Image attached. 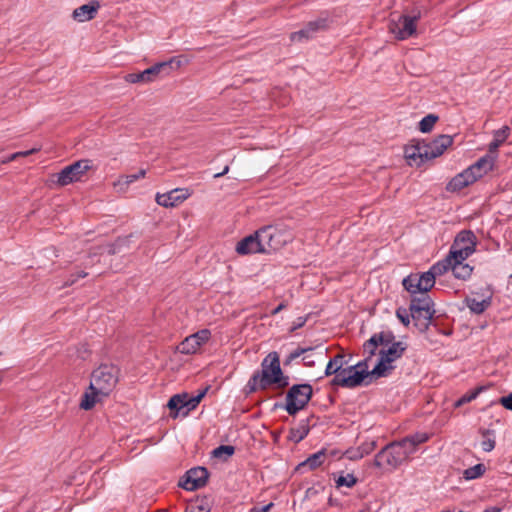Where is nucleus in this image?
Returning <instances> with one entry per match:
<instances>
[{"label": "nucleus", "mask_w": 512, "mask_h": 512, "mask_svg": "<svg viewBox=\"0 0 512 512\" xmlns=\"http://www.w3.org/2000/svg\"><path fill=\"white\" fill-rule=\"evenodd\" d=\"M118 382V369L112 365H101L91 375L88 390L83 395L80 407L90 410L95 404L108 396Z\"/></svg>", "instance_id": "1"}, {"label": "nucleus", "mask_w": 512, "mask_h": 512, "mask_svg": "<svg viewBox=\"0 0 512 512\" xmlns=\"http://www.w3.org/2000/svg\"><path fill=\"white\" fill-rule=\"evenodd\" d=\"M261 367V371L254 373L247 383L249 392L265 390L271 385L283 388L289 384L288 377L283 375L276 352L269 353L262 361Z\"/></svg>", "instance_id": "2"}, {"label": "nucleus", "mask_w": 512, "mask_h": 512, "mask_svg": "<svg viewBox=\"0 0 512 512\" xmlns=\"http://www.w3.org/2000/svg\"><path fill=\"white\" fill-rule=\"evenodd\" d=\"M452 143L453 139L449 135H440L432 141H417L405 148V157L410 165L420 166L441 156Z\"/></svg>", "instance_id": "3"}, {"label": "nucleus", "mask_w": 512, "mask_h": 512, "mask_svg": "<svg viewBox=\"0 0 512 512\" xmlns=\"http://www.w3.org/2000/svg\"><path fill=\"white\" fill-rule=\"evenodd\" d=\"M370 365L367 364V359H363L356 364L347 365L341 371L340 375L331 380L334 386H341L345 388H356L362 385H368L371 379L375 377L372 369L369 370Z\"/></svg>", "instance_id": "4"}, {"label": "nucleus", "mask_w": 512, "mask_h": 512, "mask_svg": "<svg viewBox=\"0 0 512 512\" xmlns=\"http://www.w3.org/2000/svg\"><path fill=\"white\" fill-rule=\"evenodd\" d=\"M406 347L402 342H393L389 344L383 340L382 346L379 350V359L376 365L372 368V373L375 378L385 377L395 368L394 362L399 359Z\"/></svg>", "instance_id": "5"}, {"label": "nucleus", "mask_w": 512, "mask_h": 512, "mask_svg": "<svg viewBox=\"0 0 512 512\" xmlns=\"http://www.w3.org/2000/svg\"><path fill=\"white\" fill-rule=\"evenodd\" d=\"M312 386L310 384L293 385L286 395L285 410L289 415H295L304 409L312 397Z\"/></svg>", "instance_id": "6"}, {"label": "nucleus", "mask_w": 512, "mask_h": 512, "mask_svg": "<svg viewBox=\"0 0 512 512\" xmlns=\"http://www.w3.org/2000/svg\"><path fill=\"white\" fill-rule=\"evenodd\" d=\"M405 461H407L405 453H403L401 446L396 441L381 449L376 454L373 464L377 468L386 467L390 470H395Z\"/></svg>", "instance_id": "7"}, {"label": "nucleus", "mask_w": 512, "mask_h": 512, "mask_svg": "<svg viewBox=\"0 0 512 512\" xmlns=\"http://www.w3.org/2000/svg\"><path fill=\"white\" fill-rule=\"evenodd\" d=\"M259 236L261 237L264 253L280 249L292 241L293 238L290 231L273 226H266L259 229Z\"/></svg>", "instance_id": "8"}, {"label": "nucleus", "mask_w": 512, "mask_h": 512, "mask_svg": "<svg viewBox=\"0 0 512 512\" xmlns=\"http://www.w3.org/2000/svg\"><path fill=\"white\" fill-rule=\"evenodd\" d=\"M420 18V12L413 16L399 15L397 18H391L389 21V31L398 40H406L416 33V23Z\"/></svg>", "instance_id": "9"}, {"label": "nucleus", "mask_w": 512, "mask_h": 512, "mask_svg": "<svg viewBox=\"0 0 512 512\" xmlns=\"http://www.w3.org/2000/svg\"><path fill=\"white\" fill-rule=\"evenodd\" d=\"M476 237L471 231H461L455 238L449 256L452 259L466 260L475 252Z\"/></svg>", "instance_id": "10"}, {"label": "nucleus", "mask_w": 512, "mask_h": 512, "mask_svg": "<svg viewBox=\"0 0 512 512\" xmlns=\"http://www.w3.org/2000/svg\"><path fill=\"white\" fill-rule=\"evenodd\" d=\"M205 394L206 390L199 392L195 396H189L187 393L176 394L170 398L167 406L170 410L176 412L175 416L179 414L186 416L198 406Z\"/></svg>", "instance_id": "11"}, {"label": "nucleus", "mask_w": 512, "mask_h": 512, "mask_svg": "<svg viewBox=\"0 0 512 512\" xmlns=\"http://www.w3.org/2000/svg\"><path fill=\"white\" fill-rule=\"evenodd\" d=\"M92 167V163L88 159H82L66 166L57 175L56 183L59 186H66L73 182L81 180L83 175Z\"/></svg>", "instance_id": "12"}, {"label": "nucleus", "mask_w": 512, "mask_h": 512, "mask_svg": "<svg viewBox=\"0 0 512 512\" xmlns=\"http://www.w3.org/2000/svg\"><path fill=\"white\" fill-rule=\"evenodd\" d=\"M211 337V331L202 329L190 336H187L178 346L177 351L181 354H195L202 345L207 343Z\"/></svg>", "instance_id": "13"}, {"label": "nucleus", "mask_w": 512, "mask_h": 512, "mask_svg": "<svg viewBox=\"0 0 512 512\" xmlns=\"http://www.w3.org/2000/svg\"><path fill=\"white\" fill-rule=\"evenodd\" d=\"M328 23V17H320L316 20L310 21L303 29L293 32L290 35V39L292 42L308 41L313 38L317 32L325 30L328 27Z\"/></svg>", "instance_id": "14"}, {"label": "nucleus", "mask_w": 512, "mask_h": 512, "mask_svg": "<svg viewBox=\"0 0 512 512\" xmlns=\"http://www.w3.org/2000/svg\"><path fill=\"white\" fill-rule=\"evenodd\" d=\"M410 311L414 319L423 318L426 321H430L434 314L432 300L428 295L421 294V297L412 299Z\"/></svg>", "instance_id": "15"}, {"label": "nucleus", "mask_w": 512, "mask_h": 512, "mask_svg": "<svg viewBox=\"0 0 512 512\" xmlns=\"http://www.w3.org/2000/svg\"><path fill=\"white\" fill-rule=\"evenodd\" d=\"M208 479V471L204 467H196L187 471L185 479L180 486L187 491H194L204 486Z\"/></svg>", "instance_id": "16"}, {"label": "nucleus", "mask_w": 512, "mask_h": 512, "mask_svg": "<svg viewBox=\"0 0 512 512\" xmlns=\"http://www.w3.org/2000/svg\"><path fill=\"white\" fill-rule=\"evenodd\" d=\"M165 70V64L156 63L139 73H129L124 80L131 84H148L154 82L158 75Z\"/></svg>", "instance_id": "17"}, {"label": "nucleus", "mask_w": 512, "mask_h": 512, "mask_svg": "<svg viewBox=\"0 0 512 512\" xmlns=\"http://www.w3.org/2000/svg\"><path fill=\"white\" fill-rule=\"evenodd\" d=\"M189 192L186 189H173L166 193H157L156 202L163 207H174L185 201L189 197Z\"/></svg>", "instance_id": "18"}, {"label": "nucleus", "mask_w": 512, "mask_h": 512, "mask_svg": "<svg viewBox=\"0 0 512 512\" xmlns=\"http://www.w3.org/2000/svg\"><path fill=\"white\" fill-rule=\"evenodd\" d=\"M236 252L240 255H247L251 253H264L259 230L253 235H249L239 241L236 245Z\"/></svg>", "instance_id": "19"}, {"label": "nucleus", "mask_w": 512, "mask_h": 512, "mask_svg": "<svg viewBox=\"0 0 512 512\" xmlns=\"http://www.w3.org/2000/svg\"><path fill=\"white\" fill-rule=\"evenodd\" d=\"M99 9L100 3L97 0H92L74 9L72 18L78 23L88 22L96 17Z\"/></svg>", "instance_id": "20"}, {"label": "nucleus", "mask_w": 512, "mask_h": 512, "mask_svg": "<svg viewBox=\"0 0 512 512\" xmlns=\"http://www.w3.org/2000/svg\"><path fill=\"white\" fill-rule=\"evenodd\" d=\"M428 440V433H415L411 436L405 437L400 441H397V443L401 446V450L403 453H405V457L408 460L410 456L417 451L418 445L425 443Z\"/></svg>", "instance_id": "21"}, {"label": "nucleus", "mask_w": 512, "mask_h": 512, "mask_svg": "<svg viewBox=\"0 0 512 512\" xmlns=\"http://www.w3.org/2000/svg\"><path fill=\"white\" fill-rule=\"evenodd\" d=\"M477 179H479V174L476 176L472 175L467 168L450 180L447 185V190L452 192L460 191L461 189L474 183Z\"/></svg>", "instance_id": "22"}, {"label": "nucleus", "mask_w": 512, "mask_h": 512, "mask_svg": "<svg viewBox=\"0 0 512 512\" xmlns=\"http://www.w3.org/2000/svg\"><path fill=\"white\" fill-rule=\"evenodd\" d=\"M347 365L348 361L345 359V355L337 354L329 360L328 364L326 365L324 374L327 377L332 375L337 377L340 375L341 371L346 368Z\"/></svg>", "instance_id": "23"}, {"label": "nucleus", "mask_w": 512, "mask_h": 512, "mask_svg": "<svg viewBox=\"0 0 512 512\" xmlns=\"http://www.w3.org/2000/svg\"><path fill=\"white\" fill-rule=\"evenodd\" d=\"M491 300V295H488L481 299H477L475 297H467L465 298L464 302L472 313L482 314L485 310H487L490 307Z\"/></svg>", "instance_id": "24"}, {"label": "nucleus", "mask_w": 512, "mask_h": 512, "mask_svg": "<svg viewBox=\"0 0 512 512\" xmlns=\"http://www.w3.org/2000/svg\"><path fill=\"white\" fill-rule=\"evenodd\" d=\"M383 335H373L368 341L364 343L363 350L367 364L370 365L372 357L376 354L377 350H380L383 342Z\"/></svg>", "instance_id": "25"}, {"label": "nucleus", "mask_w": 512, "mask_h": 512, "mask_svg": "<svg viewBox=\"0 0 512 512\" xmlns=\"http://www.w3.org/2000/svg\"><path fill=\"white\" fill-rule=\"evenodd\" d=\"M493 159L489 156H484L480 158L476 163L468 167V170L472 175H478L481 178L483 175L487 174L493 168Z\"/></svg>", "instance_id": "26"}, {"label": "nucleus", "mask_w": 512, "mask_h": 512, "mask_svg": "<svg viewBox=\"0 0 512 512\" xmlns=\"http://www.w3.org/2000/svg\"><path fill=\"white\" fill-rule=\"evenodd\" d=\"M464 261L465 260L453 259L452 262L451 270L453 272V275L461 280L468 279L473 271V268L469 264L464 263Z\"/></svg>", "instance_id": "27"}, {"label": "nucleus", "mask_w": 512, "mask_h": 512, "mask_svg": "<svg viewBox=\"0 0 512 512\" xmlns=\"http://www.w3.org/2000/svg\"><path fill=\"white\" fill-rule=\"evenodd\" d=\"M452 262L453 259L447 255L445 259L432 265V267L429 269V272L434 276V279H436L437 276H441L448 270L452 269Z\"/></svg>", "instance_id": "28"}, {"label": "nucleus", "mask_w": 512, "mask_h": 512, "mask_svg": "<svg viewBox=\"0 0 512 512\" xmlns=\"http://www.w3.org/2000/svg\"><path fill=\"white\" fill-rule=\"evenodd\" d=\"M325 460V451H318L311 456H309L305 461L299 464L300 468L308 467L310 470H313L323 464Z\"/></svg>", "instance_id": "29"}, {"label": "nucleus", "mask_w": 512, "mask_h": 512, "mask_svg": "<svg viewBox=\"0 0 512 512\" xmlns=\"http://www.w3.org/2000/svg\"><path fill=\"white\" fill-rule=\"evenodd\" d=\"M418 279V274H411L403 279L402 284L404 288L412 295L422 294L421 284Z\"/></svg>", "instance_id": "30"}, {"label": "nucleus", "mask_w": 512, "mask_h": 512, "mask_svg": "<svg viewBox=\"0 0 512 512\" xmlns=\"http://www.w3.org/2000/svg\"><path fill=\"white\" fill-rule=\"evenodd\" d=\"M510 129L507 126L494 132V138L490 143V150H496L500 147L509 136Z\"/></svg>", "instance_id": "31"}, {"label": "nucleus", "mask_w": 512, "mask_h": 512, "mask_svg": "<svg viewBox=\"0 0 512 512\" xmlns=\"http://www.w3.org/2000/svg\"><path fill=\"white\" fill-rule=\"evenodd\" d=\"M485 472V466L483 464H476L464 470L463 477L466 480L477 479Z\"/></svg>", "instance_id": "32"}, {"label": "nucleus", "mask_w": 512, "mask_h": 512, "mask_svg": "<svg viewBox=\"0 0 512 512\" xmlns=\"http://www.w3.org/2000/svg\"><path fill=\"white\" fill-rule=\"evenodd\" d=\"M136 174H129L126 176H122L116 182H114V187L118 189V191L125 192L129 185L137 181Z\"/></svg>", "instance_id": "33"}, {"label": "nucleus", "mask_w": 512, "mask_h": 512, "mask_svg": "<svg viewBox=\"0 0 512 512\" xmlns=\"http://www.w3.org/2000/svg\"><path fill=\"white\" fill-rule=\"evenodd\" d=\"M418 280L421 284L422 294H426L435 284L434 276L429 271L419 275Z\"/></svg>", "instance_id": "34"}, {"label": "nucleus", "mask_w": 512, "mask_h": 512, "mask_svg": "<svg viewBox=\"0 0 512 512\" xmlns=\"http://www.w3.org/2000/svg\"><path fill=\"white\" fill-rule=\"evenodd\" d=\"M437 120H438V117L436 115L429 114V115L425 116L419 122V130L422 133L430 132L433 129V127H434L435 123L437 122Z\"/></svg>", "instance_id": "35"}, {"label": "nucleus", "mask_w": 512, "mask_h": 512, "mask_svg": "<svg viewBox=\"0 0 512 512\" xmlns=\"http://www.w3.org/2000/svg\"><path fill=\"white\" fill-rule=\"evenodd\" d=\"M357 483V478L353 474L340 475L336 480L335 484L337 488L348 487L352 488Z\"/></svg>", "instance_id": "36"}, {"label": "nucleus", "mask_w": 512, "mask_h": 512, "mask_svg": "<svg viewBox=\"0 0 512 512\" xmlns=\"http://www.w3.org/2000/svg\"><path fill=\"white\" fill-rule=\"evenodd\" d=\"M495 447V438L492 432L485 431L483 433V439L481 441V448L485 452H490Z\"/></svg>", "instance_id": "37"}, {"label": "nucleus", "mask_w": 512, "mask_h": 512, "mask_svg": "<svg viewBox=\"0 0 512 512\" xmlns=\"http://www.w3.org/2000/svg\"><path fill=\"white\" fill-rule=\"evenodd\" d=\"M189 59L184 56H176L172 57L170 60L165 62H160L159 64H165V69L170 67L171 69H178L181 66L187 64Z\"/></svg>", "instance_id": "38"}, {"label": "nucleus", "mask_w": 512, "mask_h": 512, "mask_svg": "<svg viewBox=\"0 0 512 512\" xmlns=\"http://www.w3.org/2000/svg\"><path fill=\"white\" fill-rule=\"evenodd\" d=\"M483 390L482 387H478L475 390L463 395L455 402V407H460L466 403H469L477 398L479 393Z\"/></svg>", "instance_id": "39"}, {"label": "nucleus", "mask_w": 512, "mask_h": 512, "mask_svg": "<svg viewBox=\"0 0 512 512\" xmlns=\"http://www.w3.org/2000/svg\"><path fill=\"white\" fill-rule=\"evenodd\" d=\"M234 453V447L230 445H221L213 450V456L216 458H228Z\"/></svg>", "instance_id": "40"}, {"label": "nucleus", "mask_w": 512, "mask_h": 512, "mask_svg": "<svg viewBox=\"0 0 512 512\" xmlns=\"http://www.w3.org/2000/svg\"><path fill=\"white\" fill-rule=\"evenodd\" d=\"M311 351H313V348H311V347L296 348L295 350L290 352L289 355L286 357L285 364H290L291 362H293L295 359L299 358L303 354H305L307 352H311Z\"/></svg>", "instance_id": "41"}, {"label": "nucleus", "mask_w": 512, "mask_h": 512, "mask_svg": "<svg viewBox=\"0 0 512 512\" xmlns=\"http://www.w3.org/2000/svg\"><path fill=\"white\" fill-rule=\"evenodd\" d=\"M189 509L194 512H210V506L206 500L198 501L195 505H192Z\"/></svg>", "instance_id": "42"}, {"label": "nucleus", "mask_w": 512, "mask_h": 512, "mask_svg": "<svg viewBox=\"0 0 512 512\" xmlns=\"http://www.w3.org/2000/svg\"><path fill=\"white\" fill-rule=\"evenodd\" d=\"M396 316L405 326L409 325L410 317L406 309L399 308L396 311Z\"/></svg>", "instance_id": "43"}, {"label": "nucleus", "mask_w": 512, "mask_h": 512, "mask_svg": "<svg viewBox=\"0 0 512 512\" xmlns=\"http://www.w3.org/2000/svg\"><path fill=\"white\" fill-rule=\"evenodd\" d=\"M346 456L350 460H359L363 458V454L360 452V448L350 449L346 451Z\"/></svg>", "instance_id": "44"}, {"label": "nucleus", "mask_w": 512, "mask_h": 512, "mask_svg": "<svg viewBox=\"0 0 512 512\" xmlns=\"http://www.w3.org/2000/svg\"><path fill=\"white\" fill-rule=\"evenodd\" d=\"M376 446V443L374 441L363 443L360 448V452L363 454V456L370 454Z\"/></svg>", "instance_id": "45"}, {"label": "nucleus", "mask_w": 512, "mask_h": 512, "mask_svg": "<svg viewBox=\"0 0 512 512\" xmlns=\"http://www.w3.org/2000/svg\"><path fill=\"white\" fill-rule=\"evenodd\" d=\"M499 402L504 408L512 411V393H510L507 396L501 397Z\"/></svg>", "instance_id": "46"}, {"label": "nucleus", "mask_w": 512, "mask_h": 512, "mask_svg": "<svg viewBox=\"0 0 512 512\" xmlns=\"http://www.w3.org/2000/svg\"><path fill=\"white\" fill-rule=\"evenodd\" d=\"M86 275H87V273H86V272H84V271L79 272L76 276H75V275H71V278L69 279L68 284H69V285H72V284H74V283H75L79 278H84Z\"/></svg>", "instance_id": "47"}, {"label": "nucleus", "mask_w": 512, "mask_h": 512, "mask_svg": "<svg viewBox=\"0 0 512 512\" xmlns=\"http://www.w3.org/2000/svg\"><path fill=\"white\" fill-rule=\"evenodd\" d=\"M17 158H19V154H17L16 152L11 154L10 156L6 157V158H2L0 159V165L1 164H6V163H9L11 161H14L16 160Z\"/></svg>", "instance_id": "48"}, {"label": "nucleus", "mask_w": 512, "mask_h": 512, "mask_svg": "<svg viewBox=\"0 0 512 512\" xmlns=\"http://www.w3.org/2000/svg\"><path fill=\"white\" fill-rule=\"evenodd\" d=\"M39 150H40V148L35 147V148H32V149L27 150V151H20V152H16V153L19 154V157H26V156H29L31 154H34V153L38 152Z\"/></svg>", "instance_id": "49"}, {"label": "nucleus", "mask_w": 512, "mask_h": 512, "mask_svg": "<svg viewBox=\"0 0 512 512\" xmlns=\"http://www.w3.org/2000/svg\"><path fill=\"white\" fill-rule=\"evenodd\" d=\"M273 506V503H269L261 508H252L251 512H268L269 509Z\"/></svg>", "instance_id": "50"}, {"label": "nucleus", "mask_w": 512, "mask_h": 512, "mask_svg": "<svg viewBox=\"0 0 512 512\" xmlns=\"http://www.w3.org/2000/svg\"><path fill=\"white\" fill-rule=\"evenodd\" d=\"M285 308V305L283 303L279 304L275 309L272 310L271 314L272 315H276L278 314L281 310H283Z\"/></svg>", "instance_id": "51"}, {"label": "nucleus", "mask_w": 512, "mask_h": 512, "mask_svg": "<svg viewBox=\"0 0 512 512\" xmlns=\"http://www.w3.org/2000/svg\"><path fill=\"white\" fill-rule=\"evenodd\" d=\"M228 171H229V166H225V168L223 170H221L220 173L215 174L214 177L219 178V177L225 175L226 173H228Z\"/></svg>", "instance_id": "52"}, {"label": "nucleus", "mask_w": 512, "mask_h": 512, "mask_svg": "<svg viewBox=\"0 0 512 512\" xmlns=\"http://www.w3.org/2000/svg\"><path fill=\"white\" fill-rule=\"evenodd\" d=\"M136 176H137V179H141V178H144L145 175H146V170L145 169H141L139 170L137 173H135Z\"/></svg>", "instance_id": "53"}, {"label": "nucleus", "mask_w": 512, "mask_h": 512, "mask_svg": "<svg viewBox=\"0 0 512 512\" xmlns=\"http://www.w3.org/2000/svg\"><path fill=\"white\" fill-rule=\"evenodd\" d=\"M303 360L305 361V365H306V366H313V365H314V361H313V360H311V359H309V357H308V356H305V357L303 358Z\"/></svg>", "instance_id": "54"}, {"label": "nucleus", "mask_w": 512, "mask_h": 512, "mask_svg": "<svg viewBox=\"0 0 512 512\" xmlns=\"http://www.w3.org/2000/svg\"><path fill=\"white\" fill-rule=\"evenodd\" d=\"M298 320L299 322H297V324L294 326V329L301 327L305 323V319L303 318H299Z\"/></svg>", "instance_id": "55"}, {"label": "nucleus", "mask_w": 512, "mask_h": 512, "mask_svg": "<svg viewBox=\"0 0 512 512\" xmlns=\"http://www.w3.org/2000/svg\"><path fill=\"white\" fill-rule=\"evenodd\" d=\"M484 512H500V509H499V508H495V507H493V508H491V509H487V510H485Z\"/></svg>", "instance_id": "56"}, {"label": "nucleus", "mask_w": 512, "mask_h": 512, "mask_svg": "<svg viewBox=\"0 0 512 512\" xmlns=\"http://www.w3.org/2000/svg\"><path fill=\"white\" fill-rule=\"evenodd\" d=\"M303 437H304V435H300V436H299V438H298V440L303 439Z\"/></svg>", "instance_id": "57"}, {"label": "nucleus", "mask_w": 512, "mask_h": 512, "mask_svg": "<svg viewBox=\"0 0 512 512\" xmlns=\"http://www.w3.org/2000/svg\"><path fill=\"white\" fill-rule=\"evenodd\" d=\"M186 512H194V511H191L190 509H187Z\"/></svg>", "instance_id": "58"}, {"label": "nucleus", "mask_w": 512, "mask_h": 512, "mask_svg": "<svg viewBox=\"0 0 512 512\" xmlns=\"http://www.w3.org/2000/svg\"><path fill=\"white\" fill-rule=\"evenodd\" d=\"M511 277H512V274H511Z\"/></svg>", "instance_id": "59"}]
</instances>
